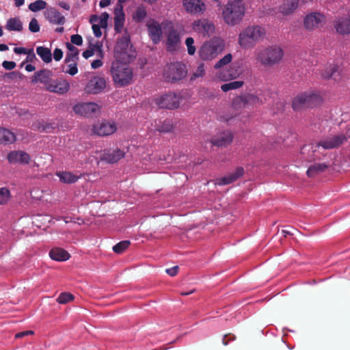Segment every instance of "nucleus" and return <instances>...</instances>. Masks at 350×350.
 I'll return each instance as SVG.
<instances>
[{
  "label": "nucleus",
  "instance_id": "nucleus-38",
  "mask_svg": "<svg viewBox=\"0 0 350 350\" xmlns=\"http://www.w3.org/2000/svg\"><path fill=\"white\" fill-rule=\"evenodd\" d=\"M173 129V125L170 120H165L161 122L159 121V123L157 124L155 130L160 133H168L171 132Z\"/></svg>",
  "mask_w": 350,
  "mask_h": 350
},
{
  "label": "nucleus",
  "instance_id": "nucleus-54",
  "mask_svg": "<svg viewBox=\"0 0 350 350\" xmlns=\"http://www.w3.org/2000/svg\"><path fill=\"white\" fill-rule=\"evenodd\" d=\"M63 57V51L59 48H56L53 51V58L55 61H59Z\"/></svg>",
  "mask_w": 350,
  "mask_h": 350
},
{
  "label": "nucleus",
  "instance_id": "nucleus-33",
  "mask_svg": "<svg viewBox=\"0 0 350 350\" xmlns=\"http://www.w3.org/2000/svg\"><path fill=\"white\" fill-rule=\"evenodd\" d=\"M5 29L10 31H21L23 30V23L18 17L10 18L7 21Z\"/></svg>",
  "mask_w": 350,
  "mask_h": 350
},
{
  "label": "nucleus",
  "instance_id": "nucleus-19",
  "mask_svg": "<svg viewBox=\"0 0 350 350\" xmlns=\"http://www.w3.org/2000/svg\"><path fill=\"white\" fill-rule=\"evenodd\" d=\"M125 155L124 150L119 148L116 150H104L100 155V160L109 163H114L122 159Z\"/></svg>",
  "mask_w": 350,
  "mask_h": 350
},
{
  "label": "nucleus",
  "instance_id": "nucleus-20",
  "mask_svg": "<svg viewBox=\"0 0 350 350\" xmlns=\"http://www.w3.org/2000/svg\"><path fill=\"white\" fill-rule=\"evenodd\" d=\"M92 131L94 134L104 137L115 133L116 131V126L114 123L103 122L94 125Z\"/></svg>",
  "mask_w": 350,
  "mask_h": 350
},
{
  "label": "nucleus",
  "instance_id": "nucleus-12",
  "mask_svg": "<svg viewBox=\"0 0 350 350\" xmlns=\"http://www.w3.org/2000/svg\"><path fill=\"white\" fill-rule=\"evenodd\" d=\"M193 30L197 33L205 36H209L215 31L213 23L207 19H198L192 24Z\"/></svg>",
  "mask_w": 350,
  "mask_h": 350
},
{
  "label": "nucleus",
  "instance_id": "nucleus-17",
  "mask_svg": "<svg viewBox=\"0 0 350 350\" xmlns=\"http://www.w3.org/2000/svg\"><path fill=\"white\" fill-rule=\"evenodd\" d=\"M162 23L159 24V23L154 19H151L148 21V32L153 43L157 44L161 41L162 37Z\"/></svg>",
  "mask_w": 350,
  "mask_h": 350
},
{
  "label": "nucleus",
  "instance_id": "nucleus-52",
  "mask_svg": "<svg viewBox=\"0 0 350 350\" xmlns=\"http://www.w3.org/2000/svg\"><path fill=\"white\" fill-rule=\"evenodd\" d=\"M69 69L66 70V73H68L70 75H75L78 72L77 65L76 62H73V64H70L68 65Z\"/></svg>",
  "mask_w": 350,
  "mask_h": 350
},
{
  "label": "nucleus",
  "instance_id": "nucleus-11",
  "mask_svg": "<svg viewBox=\"0 0 350 350\" xmlns=\"http://www.w3.org/2000/svg\"><path fill=\"white\" fill-rule=\"evenodd\" d=\"M72 109L75 113L84 117H93L100 112V106L95 103H78Z\"/></svg>",
  "mask_w": 350,
  "mask_h": 350
},
{
  "label": "nucleus",
  "instance_id": "nucleus-57",
  "mask_svg": "<svg viewBox=\"0 0 350 350\" xmlns=\"http://www.w3.org/2000/svg\"><path fill=\"white\" fill-rule=\"evenodd\" d=\"M100 27L101 26L99 25H96V24H93L92 25V30H93L94 36L96 38H99L102 35V31L100 30Z\"/></svg>",
  "mask_w": 350,
  "mask_h": 350
},
{
  "label": "nucleus",
  "instance_id": "nucleus-60",
  "mask_svg": "<svg viewBox=\"0 0 350 350\" xmlns=\"http://www.w3.org/2000/svg\"><path fill=\"white\" fill-rule=\"evenodd\" d=\"M27 51L28 49L24 47H15L14 49V52L16 54H26Z\"/></svg>",
  "mask_w": 350,
  "mask_h": 350
},
{
  "label": "nucleus",
  "instance_id": "nucleus-4",
  "mask_svg": "<svg viewBox=\"0 0 350 350\" xmlns=\"http://www.w3.org/2000/svg\"><path fill=\"white\" fill-rule=\"evenodd\" d=\"M187 75L186 65L180 62L167 64L163 68V77L166 82L176 83Z\"/></svg>",
  "mask_w": 350,
  "mask_h": 350
},
{
  "label": "nucleus",
  "instance_id": "nucleus-14",
  "mask_svg": "<svg viewBox=\"0 0 350 350\" xmlns=\"http://www.w3.org/2000/svg\"><path fill=\"white\" fill-rule=\"evenodd\" d=\"M7 159L12 165H27L31 157L28 153L22 150H13L7 154Z\"/></svg>",
  "mask_w": 350,
  "mask_h": 350
},
{
  "label": "nucleus",
  "instance_id": "nucleus-43",
  "mask_svg": "<svg viewBox=\"0 0 350 350\" xmlns=\"http://www.w3.org/2000/svg\"><path fill=\"white\" fill-rule=\"evenodd\" d=\"M74 295L70 293H62L57 298V301L61 304H65L72 301Z\"/></svg>",
  "mask_w": 350,
  "mask_h": 350
},
{
  "label": "nucleus",
  "instance_id": "nucleus-31",
  "mask_svg": "<svg viewBox=\"0 0 350 350\" xmlns=\"http://www.w3.org/2000/svg\"><path fill=\"white\" fill-rule=\"evenodd\" d=\"M66 48L69 51V52L66 54L65 58V62H77L79 59V50L77 48L74 46L71 43H66Z\"/></svg>",
  "mask_w": 350,
  "mask_h": 350
},
{
  "label": "nucleus",
  "instance_id": "nucleus-18",
  "mask_svg": "<svg viewBox=\"0 0 350 350\" xmlns=\"http://www.w3.org/2000/svg\"><path fill=\"white\" fill-rule=\"evenodd\" d=\"M233 134L230 131H224L211 139V143L217 147H226L230 145L233 140Z\"/></svg>",
  "mask_w": 350,
  "mask_h": 350
},
{
  "label": "nucleus",
  "instance_id": "nucleus-26",
  "mask_svg": "<svg viewBox=\"0 0 350 350\" xmlns=\"http://www.w3.org/2000/svg\"><path fill=\"white\" fill-rule=\"evenodd\" d=\"M46 18L53 24L64 25L66 19L55 8H50L45 12Z\"/></svg>",
  "mask_w": 350,
  "mask_h": 350
},
{
  "label": "nucleus",
  "instance_id": "nucleus-63",
  "mask_svg": "<svg viewBox=\"0 0 350 350\" xmlns=\"http://www.w3.org/2000/svg\"><path fill=\"white\" fill-rule=\"evenodd\" d=\"M111 3V0H101L99 3L100 8H105Z\"/></svg>",
  "mask_w": 350,
  "mask_h": 350
},
{
  "label": "nucleus",
  "instance_id": "nucleus-15",
  "mask_svg": "<svg viewBox=\"0 0 350 350\" xmlns=\"http://www.w3.org/2000/svg\"><path fill=\"white\" fill-rule=\"evenodd\" d=\"M183 6L185 11L193 15L203 14L206 5L201 0H183Z\"/></svg>",
  "mask_w": 350,
  "mask_h": 350
},
{
  "label": "nucleus",
  "instance_id": "nucleus-46",
  "mask_svg": "<svg viewBox=\"0 0 350 350\" xmlns=\"http://www.w3.org/2000/svg\"><path fill=\"white\" fill-rule=\"evenodd\" d=\"M185 44L187 48V52L190 55L195 54L196 48L194 46V40L191 37H189L185 40Z\"/></svg>",
  "mask_w": 350,
  "mask_h": 350
},
{
  "label": "nucleus",
  "instance_id": "nucleus-45",
  "mask_svg": "<svg viewBox=\"0 0 350 350\" xmlns=\"http://www.w3.org/2000/svg\"><path fill=\"white\" fill-rule=\"evenodd\" d=\"M205 75L204 65V64H200L197 69L193 72L192 75L190 77L191 81H194L197 78L202 77Z\"/></svg>",
  "mask_w": 350,
  "mask_h": 350
},
{
  "label": "nucleus",
  "instance_id": "nucleus-48",
  "mask_svg": "<svg viewBox=\"0 0 350 350\" xmlns=\"http://www.w3.org/2000/svg\"><path fill=\"white\" fill-rule=\"evenodd\" d=\"M40 25L36 18H33L29 24V29L32 33H37L40 31Z\"/></svg>",
  "mask_w": 350,
  "mask_h": 350
},
{
  "label": "nucleus",
  "instance_id": "nucleus-37",
  "mask_svg": "<svg viewBox=\"0 0 350 350\" xmlns=\"http://www.w3.org/2000/svg\"><path fill=\"white\" fill-rule=\"evenodd\" d=\"M147 14L146 8L144 5H141L137 7L135 11L133 14L132 18L136 23H141L147 16Z\"/></svg>",
  "mask_w": 350,
  "mask_h": 350
},
{
  "label": "nucleus",
  "instance_id": "nucleus-10",
  "mask_svg": "<svg viewBox=\"0 0 350 350\" xmlns=\"http://www.w3.org/2000/svg\"><path fill=\"white\" fill-rule=\"evenodd\" d=\"M180 93L168 92L156 99V104L159 108L174 109L179 107L182 101Z\"/></svg>",
  "mask_w": 350,
  "mask_h": 350
},
{
  "label": "nucleus",
  "instance_id": "nucleus-5",
  "mask_svg": "<svg viewBox=\"0 0 350 350\" xmlns=\"http://www.w3.org/2000/svg\"><path fill=\"white\" fill-rule=\"evenodd\" d=\"M111 75L116 84L124 87L131 83L133 73L126 64L116 63L111 66Z\"/></svg>",
  "mask_w": 350,
  "mask_h": 350
},
{
  "label": "nucleus",
  "instance_id": "nucleus-29",
  "mask_svg": "<svg viewBox=\"0 0 350 350\" xmlns=\"http://www.w3.org/2000/svg\"><path fill=\"white\" fill-rule=\"evenodd\" d=\"M328 167L329 165L325 163H315L308 167L306 172L307 176L310 178L314 177L317 175L325 172L328 168Z\"/></svg>",
  "mask_w": 350,
  "mask_h": 350
},
{
  "label": "nucleus",
  "instance_id": "nucleus-9",
  "mask_svg": "<svg viewBox=\"0 0 350 350\" xmlns=\"http://www.w3.org/2000/svg\"><path fill=\"white\" fill-rule=\"evenodd\" d=\"M131 47L130 36L127 31H125L122 38L118 40L115 46V53L116 56L123 60H129L133 55L131 54Z\"/></svg>",
  "mask_w": 350,
  "mask_h": 350
},
{
  "label": "nucleus",
  "instance_id": "nucleus-39",
  "mask_svg": "<svg viewBox=\"0 0 350 350\" xmlns=\"http://www.w3.org/2000/svg\"><path fill=\"white\" fill-rule=\"evenodd\" d=\"M244 83L243 81H234L228 83L223 84L221 89L223 92H228L231 90H237L241 88Z\"/></svg>",
  "mask_w": 350,
  "mask_h": 350
},
{
  "label": "nucleus",
  "instance_id": "nucleus-55",
  "mask_svg": "<svg viewBox=\"0 0 350 350\" xmlns=\"http://www.w3.org/2000/svg\"><path fill=\"white\" fill-rule=\"evenodd\" d=\"M179 270L178 266H174L172 268L166 269L165 272L170 276L173 277L177 275Z\"/></svg>",
  "mask_w": 350,
  "mask_h": 350
},
{
  "label": "nucleus",
  "instance_id": "nucleus-35",
  "mask_svg": "<svg viewBox=\"0 0 350 350\" xmlns=\"http://www.w3.org/2000/svg\"><path fill=\"white\" fill-rule=\"evenodd\" d=\"M57 176L59 178L61 182L71 184L76 183L80 178V176H77L72 172H62L57 174Z\"/></svg>",
  "mask_w": 350,
  "mask_h": 350
},
{
  "label": "nucleus",
  "instance_id": "nucleus-7",
  "mask_svg": "<svg viewBox=\"0 0 350 350\" xmlns=\"http://www.w3.org/2000/svg\"><path fill=\"white\" fill-rule=\"evenodd\" d=\"M245 14L243 5L239 3H228L223 10V16L225 22L231 25L239 23Z\"/></svg>",
  "mask_w": 350,
  "mask_h": 350
},
{
  "label": "nucleus",
  "instance_id": "nucleus-25",
  "mask_svg": "<svg viewBox=\"0 0 350 350\" xmlns=\"http://www.w3.org/2000/svg\"><path fill=\"white\" fill-rule=\"evenodd\" d=\"M53 76V72L50 70L43 69L36 72L31 78L32 83H38L40 82L43 83L45 85V88H47L49 83L53 79L51 77Z\"/></svg>",
  "mask_w": 350,
  "mask_h": 350
},
{
  "label": "nucleus",
  "instance_id": "nucleus-34",
  "mask_svg": "<svg viewBox=\"0 0 350 350\" xmlns=\"http://www.w3.org/2000/svg\"><path fill=\"white\" fill-rule=\"evenodd\" d=\"M124 14L122 10V6L119 12L115 13L114 17V29L117 33H120L122 31L124 23Z\"/></svg>",
  "mask_w": 350,
  "mask_h": 350
},
{
  "label": "nucleus",
  "instance_id": "nucleus-50",
  "mask_svg": "<svg viewBox=\"0 0 350 350\" xmlns=\"http://www.w3.org/2000/svg\"><path fill=\"white\" fill-rule=\"evenodd\" d=\"M289 6L287 9L284 10V12L286 14L293 12L298 5V0H292L287 4Z\"/></svg>",
  "mask_w": 350,
  "mask_h": 350
},
{
  "label": "nucleus",
  "instance_id": "nucleus-62",
  "mask_svg": "<svg viewBox=\"0 0 350 350\" xmlns=\"http://www.w3.org/2000/svg\"><path fill=\"white\" fill-rule=\"evenodd\" d=\"M59 5L63 9L66 10H69L70 8V5L66 3V2H64V1H61L59 3Z\"/></svg>",
  "mask_w": 350,
  "mask_h": 350
},
{
  "label": "nucleus",
  "instance_id": "nucleus-24",
  "mask_svg": "<svg viewBox=\"0 0 350 350\" xmlns=\"http://www.w3.org/2000/svg\"><path fill=\"white\" fill-rule=\"evenodd\" d=\"M321 75L324 79L339 81L341 79V68L337 64H330L325 66Z\"/></svg>",
  "mask_w": 350,
  "mask_h": 350
},
{
  "label": "nucleus",
  "instance_id": "nucleus-53",
  "mask_svg": "<svg viewBox=\"0 0 350 350\" xmlns=\"http://www.w3.org/2000/svg\"><path fill=\"white\" fill-rule=\"evenodd\" d=\"M2 66L5 70H11L16 67V64L14 62L4 61L2 63Z\"/></svg>",
  "mask_w": 350,
  "mask_h": 350
},
{
  "label": "nucleus",
  "instance_id": "nucleus-27",
  "mask_svg": "<svg viewBox=\"0 0 350 350\" xmlns=\"http://www.w3.org/2000/svg\"><path fill=\"white\" fill-rule=\"evenodd\" d=\"M234 102H237L240 105H242L243 107H245L247 105H260L262 104V101L260 100L257 96L252 94H249L245 96L239 97Z\"/></svg>",
  "mask_w": 350,
  "mask_h": 350
},
{
  "label": "nucleus",
  "instance_id": "nucleus-23",
  "mask_svg": "<svg viewBox=\"0 0 350 350\" xmlns=\"http://www.w3.org/2000/svg\"><path fill=\"white\" fill-rule=\"evenodd\" d=\"M323 21V15L320 13L314 12L306 16L304 25L307 29L311 30L314 28L319 27L322 25Z\"/></svg>",
  "mask_w": 350,
  "mask_h": 350
},
{
  "label": "nucleus",
  "instance_id": "nucleus-8",
  "mask_svg": "<svg viewBox=\"0 0 350 350\" xmlns=\"http://www.w3.org/2000/svg\"><path fill=\"white\" fill-rule=\"evenodd\" d=\"M346 137L341 134L329 137L321 140L315 146H312L313 154L308 158V161L309 162H312L319 159V157L315 154V152L319 147H323L324 149L335 148L341 145L345 141H346Z\"/></svg>",
  "mask_w": 350,
  "mask_h": 350
},
{
  "label": "nucleus",
  "instance_id": "nucleus-64",
  "mask_svg": "<svg viewBox=\"0 0 350 350\" xmlns=\"http://www.w3.org/2000/svg\"><path fill=\"white\" fill-rule=\"evenodd\" d=\"M35 69H36L35 66L31 64H27L25 66V70L27 72H32V71L35 70Z\"/></svg>",
  "mask_w": 350,
  "mask_h": 350
},
{
  "label": "nucleus",
  "instance_id": "nucleus-2",
  "mask_svg": "<svg viewBox=\"0 0 350 350\" xmlns=\"http://www.w3.org/2000/svg\"><path fill=\"white\" fill-rule=\"evenodd\" d=\"M319 94L308 91L298 94L293 100L292 107L295 111L317 107L322 103Z\"/></svg>",
  "mask_w": 350,
  "mask_h": 350
},
{
  "label": "nucleus",
  "instance_id": "nucleus-44",
  "mask_svg": "<svg viewBox=\"0 0 350 350\" xmlns=\"http://www.w3.org/2000/svg\"><path fill=\"white\" fill-rule=\"evenodd\" d=\"M232 59V56L230 53L226 55L224 57L220 59L215 65V69H219L222 68L223 66L228 64Z\"/></svg>",
  "mask_w": 350,
  "mask_h": 350
},
{
  "label": "nucleus",
  "instance_id": "nucleus-61",
  "mask_svg": "<svg viewBox=\"0 0 350 350\" xmlns=\"http://www.w3.org/2000/svg\"><path fill=\"white\" fill-rule=\"evenodd\" d=\"M102 65H103V62L100 59L94 60L91 64V66L94 69L98 68L100 67Z\"/></svg>",
  "mask_w": 350,
  "mask_h": 350
},
{
  "label": "nucleus",
  "instance_id": "nucleus-13",
  "mask_svg": "<svg viewBox=\"0 0 350 350\" xmlns=\"http://www.w3.org/2000/svg\"><path fill=\"white\" fill-rule=\"evenodd\" d=\"M218 45L213 41L204 43L199 50V56L202 60H211L218 54Z\"/></svg>",
  "mask_w": 350,
  "mask_h": 350
},
{
  "label": "nucleus",
  "instance_id": "nucleus-51",
  "mask_svg": "<svg viewBox=\"0 0 350 350\" xmlns=\"http://www.w3.org/2000/svg\"><path fill=\"white\" fill-rule=\"evenodd\" d=\"M70 41L72 42V44H73L77 46H81L83 43V38L79 34H74L71 36Z\"/></svg>",
  "mask_w": 350,
  "mask_h": 350
},
{
  "label": "nucleus",
  "instance_id": "nucleus-59",
  "mask_svg": "<svg viewBox=\"0 0 350 350\" xmlns=\"http://www.w3.org/2000/svg\"><path fill=\"white\" fill-rule=\"evenodd\" d=\"M33 334V331H24V332H18L17 333L16 335H15V338H23L24 336H28V335H32Z\"/></svg>",
  "mask_w": 350,
  "mask_h": 350
},
{
  "label": "nucleus",
  "instance_id": "nucleus-28",
  "mask_svg": "<svg viewBox=\"0 0 350 350\" xmlns=\"http://www.w3.org/2000/svg\"><path fill=\"white\" fill-rule=\"evenodd\" d=\"M51 259L56 261H66L70 258L69 253L65 250L59 247L52 249L49 252Z\"/></svg>",
  "mask_w": 350,
  "mask_h": 350
},
{
  "label": "nucleus",
  "instance_id": "nucleus-3",
  "mask_svg": "<svg viewBox=\"0 0 350 350\" xmlns=\"http://www.w3.org/2000/svg\"><path fill=\"white\" fill-rule=\"evenodd\" d=\"M281 48L273 46L256 50V59L265 66H272L278 64L283 57Z\"/></svg>",
  "mask_w": 350,
  "mask_h": 350
},
{
  "label": "nucleus",
  "instance_id": "nucleus-30",
  "mask_svg": "<svg viewBox=\"0 0 350 350\" xmlns=\"http://www.w3.org/2000/svg\"><path fill=\"white\" fill-rule=\"evenodd\" d=\"M16 136L8 129L0 127V144H10L15 142Z\"/></svg>",
  "mask_w": 350,
  "mask_h": 350
},
{
  "label": "nucleus",
  "instance_id": "nucleus-32",
  "mask_svg": "<svg viewBox=\"0 0 350 350\" xmlns=\"http://www.w3.org/2000/svg\"><path fill=\"white\" fill-rule=\"evenodd\" d=\"M337 31L342 34L350 33V18L340 19L336 25Z\"/></svg>",
  "mask_w": 350,
  "mask_h": 350
},
{
  "label": "nucleus",
  "instance_id": "nucleus-47",
  "mask_svg": "<svg viewBox=\"0 0 350 350\" xmlns=\"http://www.w3.org/2000/svg\"><path fill=\"white\" fill-rule=\"evenodd\" d=\"M239 75L237 70L232 69V70L229 71L228 74L224 73V72L220 74V77L221 79L224 81H227L229 79H233L237 78Z\"/></svg>",
  "mask_w": 350,
  "mask_h": 350
},
{
  "label": "nucleus",
  "instance_id": "nucleus-1",
  "mask_svg": "<svg viewBox=\"0 0 350 350\" xmlns=\"http://www.w3.org/2000/svg\"><path fill=\"white\" fill-rule=\"evenodd\" d=\"M265 35V30L262 27L249 26L239 33V43L243 49H252L264 38Z\"/></svg>",
  "mask_w": 350,
  "mask_h": 350
},
{
  "label": "nucleus",
  "instance_id": "nucleus-16",
  "mask_svg": "<svg viewBox=\"0 0 350 350\" xmlns=\"http://www.w3.org/2000/svg\"><path fill=\"white\" fill-rule=\"evenodd\" d=\"M106 87V81L103 77H94L86 85L85 90L88 94H97L100 93Z\"/></svg>",
  "mask_w": 350,
  "mask_h": 350
},
{
  "label": "nucleus",
  "instance_id": "nucleus-49",
  "mask_svg": "<svg viewBox=\"0 0 350 350\" xmlns=\"http://www.w3.org/2000/svg\"><path fill=\"white\" fill-rule=\"evenodd\" d=\"M100 49V46L98 45V44H93V45H91L90 46V49H87L85 50V51L83 52V57L85 59H88L90 57H92L94 53V49Z\"/></svg>",
  "mask_w": 350,
  "mask_h": 350
},
{
  "label": "nucleus",
  "instance_id": "nucleus-6",
  "mask_svg": "<svg viewBox=\"0 0 350 350\" xmlns=\"http://www.w3.org/2000/svg\"><path fill=\"white\" fill-rule=\"evenodd\" d=\"M166 36V49L167 51L173 52L178 49L180 44V33L174 28L173 23L166 20L162 22Z\"/></svg>",
  "mask_w": 350,
  "mask_h": 350
},
{
  "label": "nucleus",
  "instance_id": "nucleus-56",
  "mask_svg": "<svg viewBox=\"0 0 350 350\" xmlns=\"http://www.w3.org/2000/svg\"><path fill=\"white\" fill-rule=\"evenodd\" d=\"M26 54L27 55V58H26V62H33L34 61V59H36V57L33 52V49H28L27 53Z\"/></svg>",
  "mask_w": 350,
  "mask_h": 350
},
{
  "label": "nucleus",
  "instance_id": "nucleus-22",
  "mask_svg": "<svg viewBox=\"0 0 350 350\" xmlns=\"http://www.w3.org/2000/svg\"><path fill=\"white\" fill-rule=\"evenodd\" d=\"M244 173V168L243 167H238L236 168L234 172H232L231 174L224 177L216 179L215 184L219 186L229 185L241 177Z\"/></svg>",
  "mask_w": 350,
  "mask_h": 350
},
{
  "label": "nucleus",
  "instance_id": "nucleus-42",
  "mask_svg": "<svg viewBox=\"0 0 350 350\" xmlns=\"http://www.w3.org/2000/svg\"><path fill=\"white\" fill-rule=\"evenodd\" d=\"M46 7V3L43 0H36L29 5V9L34 12L44 10Z\"/></svg>",
  "mask_w": 350,
  "mask_h": 350
},
{
  "label": "nucleus",
  "instance_id": "nucleus-40",
  "mask_svg": "<svg viewBox=\"0 0 350 350\" xmlns=\"http://www.w3.org/2000/svg\"><path fill=\"white\" fill-rule=\"evenodd\" d=\"M131 245V241L129 240H124L120 241L113 247V251L116 254L123 253Z\"/></svg>",
  "mask_w": 350,
  "mask_h": 350
},
{
  "label": "nucleus",
  "instance_id": "nucleus-41",
  "mask_svg": "<svg viewBox=\"0 0 350 350\" xmlns=\"http://www.w3.org/2000/svg\"><path fill=\"white\" fill-rule=\"evenodd\" d=\"M11 198V193L7 187L0 188V205L5 204Z\"/></svg>",
  "mask_w": 350,
  "mask_h": 350
},
{
  "label": "nucleus",
  "instance_id": "nucleus-36",
  "mask_svg": "<svg viewBox=\"0 0 350 350\" xmlns=\"http://www.w3.org/2000/svg\"><path fill=\"white\" fill-rule=\"evenodd\" d=\"M36 53L44 62L50 63L52 61V54L49 48L42 46H38Z\"/></svg>",
  "mask_w": 350,
  "mask_h": 350
},
{
  "label": "nucleus",
  "instance_id": "nucleus-58",
  "mask_svg": "<svg viewBox=\"0 0 350 350\" xmlns=\"http://www.w3.org/2000/svg\"><path fill=\"white\" fill-rule=\"evenodd\" d=\"M109 18V14L107 12H104L101 14L100 18V25L101 27H105L107 25V21Z\"/></svg>",
  "mask_w": 350,
  "mask_h": 350
},
{
  "label": "nucleus",
  "instance_id": "nucleus-21",
  "mask_svg": "<svg viewBox=\"0 0 350 350\" xmlns=\"http://www.w3.org/2000/svg\"><path fill=\"white\" fill-rule=\"evenodd\" d=\"M70 89V84L66 80H54L52 79L47 88L46 90L57 93L59 94H64L66 93Z\"/></svg>",
  "mask_w": 350,
  "mask_h": 350
}]
</instances>
